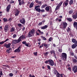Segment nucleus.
<instances>
[{"instance_id":"f257e3e1","label":"nucleus","mask_w":77,"mask_h":77,"mask_svg":"<svg viewBox=\"0 0 77 77\" xmlns=\"http://www.w3.org/2000/svg\"><path fill=\"white\" fill-rule=\"evenodd\" d=\"M45 63H46V64H47V63H49V65L52 66H53L54 65V61H53V60L51 59H49L48 60H47L46 61H45Z\"/></svg>"},{"instance_id":"f03ea898","label":"nucleus","mask_w":77,"mask_h":77,"mask_svg":"<svg viewBox=\"0 0 77 77\" xmlns=\"http://www.w3.org/2000/svg\"><path fill=\"white\" fill-rule=\"evenodd\" d=\"M67 25H68V24L67 23L65 22H63V24H61L60 26V29H65L66 26H67Z\"/></svg>"},{"instance_id":"7ed1b4c3","label":"nucleus","mask_w":77,"mask_h":77,"mask_svg":"<svg viewBox=\"0 0 77 77\" xmlns=\"http://www.w3.org/2000/svg\"><path fill=\"white\" fill-rule=\"evenodd\" d=\"M45 10L46 12H48V11H49L50 12H52V9L50 6L46 7L45 8Z\"/></svg>"},{"instance_id":"20e7f679","label":"nucleus","mask_w":77,"mask_h":77,"mask_svg":"<svg viewBox=\"0 0 77 77\" xmlns=\"http://www.w3.org/2000/svg\"><path fill=\"white\" fill-rule=\"evenodd\" d=\"M69 2V0H66L65 2H64L63 3V8H66L68 5V3Z\"/></svg>"},{"instance_id":"39448f33","label":"nucleus","mask_w":77,"mask_h":77,"mask_svg":"<svg viewBox=\"0 0 77 77\" xmlns=\"http://www.w3.org/2000/svg\"><path fill=\"white\" fill-rule=\"evenodd\" d=\"M61 57L63 58V59L66 60V59H67V55L65 53H62Z\"/></svg>"},{"instance_id":"423d86ee","label":"nucleus","mask_w":77,"mask_h":77,"mask_svg":"<svg viewBox=\"0 0 77 77\" xmlns=\"http://www.w3.org/2000/svg\"><path fill=\"white\" fill-rule=\"evenodd\" d=\"M40 7V5L36 6L35 7V11H37L39 13H41V9L38 8Z\"/></svg>"},{"instance_id":"0eeeda50","label":"nucleus","mask_w":77,"mask_h":77,"mask_svg":"<svg viewBox=\"0 0 77 77\" xmlns=\"http://www.w3.org/2000/svg\"><path fill=\"white\" fill-rule=\"evenodd\" d=\"M11 44V43H9L8 44L5 43L4 44V46L6 48H10Z\"/></svg>"},{"instance_id":"6e6552de","label":"nucleus","mask_w":77,"mask_h":77,"mask_svg":"<svg viewBox=\"0 0 77 77\" xmlns=\"http://www.w3.org/2000/svg\"><path fill=\"white\" fill-rule=\"evenodd\" d=\"M20 22L21 24L23 25H25V23H26V20L24 18H22L20 20Z\"/></svg>"},{"instance_id":"1a4fd4ad","label":"nucleus","mask_w":77,"mask_h":77,"mask_svg":"<svg viewBox=\"0 0 77 77\" xmlns=\"http://www.w3.org/2000/svg\"><path fill=\"white\" fill-rule=\"evenodd\" d=\"M12 42L14 44H16L20 42V41L19 40V39L18 38L17 40H14L12 41Z\"/></svg>"},{"instance_id":"9d476101","label":"nucleus","mask_w":77,"mask_h":77,"mask_svg":"<svg viewBox=\"0 0 77 77\" xmlns=\"http://www.w3.org/2000/svg\"><path fill=\"white\" fill-rule=\"evenodd\" d=\"M14 53H20L21 52V46H19L17 49L14 51Z\"/></svg>"},{"instance_id":"9b49d317","label":"nucleus","mask_w":77,"mask_h":77,"mask_svg":"<svg viewBox=\"0 0 77 77\" xmlns=\"http://www.w3.org/2000/svg\"><path fill=\"white\" fill-rule=\"evenodd\" d=\"M9 30V26L8 25H5L4 27V30L5 32H8V31Z\"/></svg>"},{"instance_id":"f8f14e48","label":"nucleus","mask_w":77,"mask_h":77,"mask_svg":"<svg viewBox=\"0 0 77 77\" xmlns=\"http://www.w3.org/2000/svg\"><path fill=\"white\" fill-rule=\"evenodd\" d=\"M26 38V36L25 35H22L19 38V41H21V39H25Z\"/></svg>"},{"instance_id":"ddd939ff","label":"nucleus","mask_w":77,"mask_h":77,"mask_svg":"<svg viewBox=\"0 0 77 77\" xmlns=\"http://www.w3.org/2000/svg\"><path fill=\"white\" fill-rule=\"evenodd\" d=\"M12 49L11 48H9L8 49L6 50V52L8 53H10L11 52H12Z\"/></svg>"},{"instance_id":"4468645a","label":"nucleus","mask_w":77,"mask_h":77,"mask_svg":"<svg viewBox=\"0 0 77 77\" xmlns=\"http://www.w3.org/2000/svg\"><path fill=\"white\" fill-rule=\"evenodd\" d=\"M11 5H8L7 7L6 8V10L8 12H9V11L10 10V9L11 8Z\"/></svg>"},{"instance_id":"2eb2a0df","label":"nucleus","mask_w":77,"mask_h":77,"mask_svg":"<svg viewBox=\"0 0 77 77\" xmlns=\"http://www.w3.org/2000/svg\"><path fill=\"white\" fill-rule=\"evenodd\" d=\"M43 45L46 48H47L48 47L50 46V45L46 43H43Z\"/></svg>"},{"instance_id":"dca6fc26","label":"nucleus","mask_w":77,"mask_h":77,"mask_svg":"<svg viewBox=\"0 0 77 77\" xmlns=\"http://www.w3.org/2000/svg\"><path fill=\"white\" fill-rule=\"evenodd\" d=\"M76 66H77L75 65L73 66L72 67V71H73L74 73H75V72H76V71H75V68H76Z\"/></svg>"},{"instance_id":"f3484780","label":"nucleus","mask_w":77,"mask_h":77,"mask_svg":"<svg viewBox=\"0 0 77 77\" xmlns=\"http://www.w3.org/2000/svg\"><path fill=\"white\" fill-rule=\"evenodd\" d=\"M22 44H24V45H25L26 46V47H29V45L28 43L26 42V41H23L22 42Z\"/></svg>"},{"instance_id":"a211bd4d","label":"nucleus","mask_w":77,"mask_h":77,"mask_svg":"<svg viewBox=\"0 0 77 77\" xmlns=\"http://www.w3.org/2000/svg\"><path fill=\"white\" fill-rule=\"evenodd\" d=\"M48 27V26L47 25H45L44 26H42L41 27V29L43 30H44V29H46Z\"/></svg>"},{"instance_id":"6ab92c4d","label":"nucleus","mask_w":77,"mask_h":77,"mask_svg":"<svg viewBox=\"0 0 77 77\" xmlns=\"http://www.w3.org/2000/svg\"><path fill=\"white\" fill-rule=\"evenodd\" d=\"M37 32H38L41 35H44V32L42 31H41V30H39V29H37Z\"/></svg>"},{"instance_id":"aec40b11","label":"nucleus","mask_w":77,"mask_h":77,"mask_svg":"<svg viewBox=\"0 0 77 77\" xmlns=\"http://www.w3.org/2000/svg\"><path fill=\"white\" fill-rule=\"evenodd\" d=\"M32 35H33V34H35V30L34 29H32L31 30L30 32Z\"/></svg>"},{"instance_id":"412c9836","label":"nucleus","mask_w":77,"mask_h":77,"mask_svg":"<svg viewBox=\"0 0 77 77\" xmlns=\"http://www.w3.org/2000/svg\"><path fill=\"white\" fill-rule=\"evenodd\" d=\"M15 30V27H12L10 29V32L11 33H12V32H14Z\"/></svg>"},{"instance_id":"4be33fe9","label":"nucleus","mask_w":77,"mask_h":77,"mask_svg":"<svg viewBox=\"0 0 77 77\" xmlns=\"http://www.w3.org/2000/svg\"><path fill=\"white\" fill-rule=\"evenodd\" d=\"M50 53L51 54H55V51L54 50H52L50 51Z\"/></svg>"},{"instance_id":"5701e85b","label":"nucleus","mask_w":77,"mask_h":77,"mask_svg":"<svg viewBox=\"0 0 77 77\" xmlns=\"http://www.w3.org/2000/svg\"><path fill=\"white\" fill-rule=\"evenodd\" d=\"M20 14V11L18 10H17L16 12L15 16H18V15H19Z\"/></svg>"},{"instance_id":"b1692460","label":"nucleus","mask_w":77,"mask_h":77,"mask_svg":"<svg viewBox=\"0 0 77 77\" xmlns=\"http://www.w3.org/2000/svg\"><path fill=\"white\" fill-rule=\"evenodd\" d=\"M72 18L73 19H76L77 18V12L76 13L75 15H72Z\"/></svg>"},{"instance_id":"393cba45","label":"nucleus","mask_w":77,"mask_h":77,"mask_svg":"<svg viewBox=\"0 0 77 77\" xmlns=\"http://www.w3.org/2000/svg\"><path fill=\"white\" fill-rule=\"evenodd\" d=\"M72 61L73 63H77V60L75 58H73L72 59Z\"/></svg>"},{"instance_id":"a878e982","label":"nucleus","mask_w":77,"mask_h":77,"mask_svg":"<svg viewBox=\"0 0 77 77\" xmlns=\"http://www.w3.org/2000/svg\"><path fill=\"white\" fill-rule=\"evenodd\" d=\"M74 2V1H73V0H70L69 1V5H72L73 4V3Z\"/></svg>"},{"instance_id":"bb28decb","label":"nucleus","mask_w":77,"mask_h":77,"mask_svg":"<svg viewBox=\"0 0 77 77\" xmlns=\"http://www.w3.org/2000/svg\"><path fill=\"white\" fill-rule=\"evenodd\" d=\"M46 6H47V5L46 4L43 5L41 7V9H44L45 7H46Z\"/></svg>"},{"instance_id":"cd10ccee","label":"nucleus","mask_w":77,"mask_h":77,"mask_svg":"<svg viewBox=\"0 0 77 77\" xmlns=\"http://www.w3.org/2000/svg\"><path fill=\"white\" fill-rule=\"evenodd\" d=\"M32 35L33 34H32L31 32L29 31L28 33V37H31L32 36Z\"/></svg>"},{"instance_id":"c85d7f7f","label":"nucleus","mask_w":77,"mask_h":77,"mask_svg":"<svg viewBox=\"0 0 77 77\" xmlns=\"http://www.w3.org/2000/svg\"><path fill=\"white\" fill-rule=\"evenodd\" d=\"M33 5H34V4L32 2L29 5V8H33Z\"/></svg>"},{"instance_id":"c756f323","label":"nucleus","mask_w":77,"mask_h":77,"mask_svg":"<svg viewBox=\"0 0 77 77\" xmlns=\"http://www.w3.org/2000/svg\"><path fill=\"white\" fill-rule=\"evenodd\" d=\"M40 38H42V39H43V40H44V41H45V40H47V38L45 37H44V36L42 35L41 36Z\"/></svg>"},{"instance_id":"7c9ffc66","label":"nucleus","mask_w":77,"mask_h":77,"mask_svg":"<svg viewBox=\"0 0 77 77\" xmlns=\"http://www.w3.org/2000/svg\"><path fill=\"white\" fill-rule=\"evenodd\" d=\"M77 46L73 44L72 45V49H74V48H75Z\"/></svg>"},{"instance_id":"2f4dec72","label":"nucleus","mask_w":77,"mask_h":77,"mask_svg":"<svg viewBox=\"0 0 77 77\" xmlns=\"http://www.w3.org/2000/svg\"><path fill=\"white\" fill-rule=\"evenodd\" d=\"M73 26L74 27L77 26V22H75L73 23Z\"/></svg>"},{"instance_id":"473e14b6","label":"nucleus","mask_w":77,"mask_h":77,"mask_svg":"<svg viewBox=\"0 0 77 77\" xmlns=\"http://www.w3.org/2000/svg\"><path fill=\"white\" fill-rule=\"evenodd\" d=\"M3 20L5 22L8 21V18H4Z\"/></svg>"},{"instance_id":"72a5a7b5","label":"nucleus","mask_w":77,"mask_h":77,"mask_svg":"<svg viewBox=\"0 0 77 77\" xmlns=\"http://www.w3.org/2000/svg\"><path fill=\"white\" fill-rule=\"evenodd\" d=\"M62 3H63V1H61L58 5L60 7L61 6V5H62Z\"/></svg>"},{"instance_id":"f704fd0d","label":"nucleus","mask_w":77,"mask_h":77,"mask_svg":"<svg viewBox=\"0 0 77 77\" xmlns=\"http://www.w3.org/2000/svg\"><path fill=\"white\" fill-rule=\"evenodd\" d=\"M72 42L74 43V42H75L76 41V39L73 38L72 39Z\"/></svg>"},{"instance_id":"c9c22d12","label":"nucleus","mask_w":77,"mask_h":77,"mask_svg":"<svg viewBox=\"0 0 77 77\" xmlns=\"http://www.w3.org/2000/svg\"><path fill=\"white\" fill-rule=\"evenodd\" d=\"M59 8H60V7L59 5L57 6L55 9V11H57V10H58V9H59Z\"/></svg>"},{"instance_id":"e433bc0d","label":"nucleus","mask_w":77,"mask_h":77,"mask_svg":"<svg viewBox=\"0 0 77 77\" xmlns=\"http://www.w3.org/2000/svg\"><path fill=\"white\" fill-rule=\"evenodd\" d=\"M58 62H59V63H60V65H62V60H59Z\"/></svg>"},{"instance_id":"4c0bfd02","label":"nucleus","mask_w":77,"mask_h":77,"mask_svg":"<svg viewBox=\"0 0 77 77\" xmlns=\"http://www.w3.org/2000/svg\"><path fill=\"white\" fill-rule=\"evenodd\" d=\"M67 20L69 21L70 22H71V21H72V20L71 19V18H67Z\"/></svg>"},{"instance_id":"58836bf2","label":"nucleus","mask_w":77,"mask_h":77,"mask_svg":"<svg viewBox=\"0 0 77 77\" xmlns=\"http://www.w3.org/2000/svg\"><path fill=\"white\" fill-rule=\"evenodd\" d=\"M69 14H71L73 13V10H70L69 12Z\"/></svg>"},{"instance_id":"ea45409f","label":"nucleus","mask_w":77,"mask_h":77,"mask_svg":"<svg viewBox=\"0 0 77 77\" xmlns=\"http://www.w3.org/2000/svg\"><path fill=\"white\" fill-rule=\"evenodd\" d=\"M67 32H71V29L69 27H68L67 29Z\"/></svg>"},{"instance_id":"a19ab883","label":"nucleus","mask_w":77,"mask_h":77,"mask_svg":"<svg viewBox=\"0 0 77 77\" xmlns=\"http://www.w3.org/2000/svg\"><path fill=\"white\" fill-rule=\"evenodd\" d=\"M52 41H53V38L52 37H50L48 39V41H49V42H51Z\"/></svg>"},{"instance_id":"79ce46f5","label":"nucleus","mask_w":77,"mask_h":77,"mask_svg":"<svg viewBox=\"0 0 77 77\" xmlns=\"http://www.w3.org/2000/svg\"><path fill=\"white\" fill-rule=\"evenodd\" d=\"M12 21V19L11 18H9L8 20V21H10V22H11Z\"/></svg>"},{"instance_id":"37998d69","label":"nucleus","mask_w":77,"mask_h":77,"mask_svg":"<svg viewBox=\"0 0 77 77\" xmlns=\"http://www.w3.org/2000/svg\"><path fill=\"white\" fill-rule=\"evenodd\" d=\"M34 54V56H38V52H34L33 53Z\"/></svg>"},{"instance_id":"c03bdc74","label":"nucleus","mask_w":77,"mask_h":77,"mask_svg":"<svg viewBox=\"0 0 77 77\" xmlns=\"http://www.w3.org/2000/svg\"><path fill=\"white\" fill-rule=\"evenodd\" d=\"M9 75L10 77H12L14 75V74L12 73H10L9 74Z\"/></svg>"},{"instance_id":"a18cd8bd","label":"nucleus","mask_w":77,"mask_h":77,"mask_svg":"<svg viewBox=\"0 0 77 77\" xmlns=\"http://www.w3.org/2000/svg\"><path fill=\"white\" fill-rule=\"evenodd\" d=\"M47 66L48 69H49V70L51 69V68L50 67V66L49 65H47Z\"/></svg>"},{"instance_id":"49530a36","label":"nucleus","mask_w":77,"mask_h":77,"mask_svg":"<svg viewBox=\"0 0 77 77\" xmlns=\"http://www.w3.org/2000/svg\"><path fill=\"white\" fill-rule=\"evenodd\" d=\"M17 26H18V27H21L22 26V25L21 23H18L17 24Z\"/></svg>"},{"instance_id":"de8ad7c7","label":"nucleus","mask_w":77,"mask_h":77,"mask_svg":"<svg viewBox=\"0 0 77 77\" xmlns=\"http://www.w3.org/2000/svg\"><path fill=\"white\" fill-rule=\"evenodd\" d=\"M45 11L44 9H42V10H41L40 12H41L44 13V12H45Z\"/></svg>"},{"instance_id":"09e8293b","label":"nucleus","mask_w":77,"mask_h":77,"mask_svg":"<svg viewBox=\"0 0 77 77\" xmlns=\"http://www.w3.org/2000/svg\"><path fill=\"white\" fill-rule=\"evenodd\" d=\"M49 53L48 52H46L45 53H44L45 56H47V54H49Z\"/></svg>"},{"instance_id":"8fccbe9b","label":"nucleus","mask_w":77,"mask_h":77,"mask_svg":"<svg viewBox=\"0 0 77 77\" xmlns=\"http://www.w3.org/2000/svg\"><path fill=\"white\" fill-rule=\"evenodd\" d=\"M5 41L4 42V41H3L2 42H0V44L1 45H2V44H3L4 43H5Z\"/></svg>"},{"instance_id":"3c124183","label":"nucleus","mask_w":77,"mask_h":77,"mask_svg":"<svg viewBox=\"0 0 77 77\" xmlns=\"http://www.w3.org/2000/svg\"><path fill=\"white\" fill-rule=\"evenodd\" d=\"M35 34L36 35L38 36L39 35H40V34L39 33H38V32L37 31H36L35 32Z\"/></svg>"},{"instance_id":"603ef678","label":"nucleus","mask_w":77,"mask_h":77,"mask_svg":"<svg viewBox=\"0 0 77 77\" xmlns=\"http://www.w3.org/2000/svg\"><path fill=\"white\" fill-rule=\"evenodd\" d=\"M17 37V35L16 34H14L13 36V38H15Z\"/></svg>"},{"instance_id":"864d4df0","label":"nucleus","mask_w":77,"mask_h":77,"mask_svg":"<svg viewBox=\"0 0 77 77\" xmlns=\"http://www.w3.org/2000/svg\"><path fill=\"white\" fill-rule=\"evenodd\" d=\"M74 53L72 52L70 53V54L71 56H73L74 55Z\"/></svg>"},{"instance_id":"5fc2aeb1","label":"nucleus","mask_w":77,"mask_h":77,"mask_svg":"<svg viewBox=\"0 0 77 77\" xmlns=\"http://www.w3.org/2000/svg\"><path fill=\"white\" fill-rule=\"evenodd\" d=\"M74 44L77 47V41H76L75 42H74Z\"/></svg>"},{"instance_id":"6e6d98bb","label":"nucleus","mask_w":77,"mask_h":77,"mask_svg":"<svg viewBox=\"0 0 77 77\" xmlns=\"http://www.w3.org/2000/svg\"><path fill=\"white\" fill-rule=\"evenodd\" d=\"M38 5H42V2L41 1H39L38 3Z\"/></svg>"},{"instance_id":"4d7b16f0","label":"nucleus","mask_w":77,"mask_h":77,"mask_svg":"<svg viewBox=\"0 0 77 77\" xmlns=\"http://www.w3.org/2000/svg\"><path fill=\"white\" fill-rule=\"evenodd\" d=\"M43 46H44V43H42V45L39 46V48H42V47H43Z\"/></svg>"},{"instance_id":"13d9d810","label":"nucleus","mask_w":77,"mask_h":77,"mask_svg":"<svg viewBox=\"0 0 77 77\" xmlns=\"http://www.w3.org/2000/svg\"><path fill=\"white\" fill-rule=\"evenodd\" d=\"M53 56L55 57V59H57V57H56V54H53Z\"/></svg>"},{"instance_id":"bf43d9fd","label":"nucleus","mask_w":77,"mask_h":77,"mask_svg":"<svg viewBox=\"0 0 77 77\" xmlns=\"http://www.w3.org/2000/svg\"><path fill=\"white\" fill-rule=\"evenodd\" d=\"M69 70V71L71 72V68L70 67H69L68 68Z\"/></svg>"},{"instance_id":"052dcab7","label":"nucleus","mask_w":77,"mask_h":77,"mask_svg":"<svg viewBox=\"0 0 77 77\" xmlns=\"http://www.w3.org/2000/svg\"><path fill=\"white\" fill-rule=\"evenodd\" d=\"M2 13H3V12L2 11H0V17L2 16Z\"/></svg>"},{"instance_id":"680f3d73","label":"nucleus","mask_w":77,"mask_h":77,"mask_svg":"<svg viewBox=\"0 0 77 77\" xmlns=\"http://www.w3.org/2000/svg\"><path fill=\"white\" fill-rule=\"evenodd\" d=\"M42 22H40L38 23V25H39V26H41L42 25Z\"/></svg>"},{"instance_id":"e2e57ef3","label":"nucleus","mask_w":77,"mask_h":77,"mask_svg":"<svg viewBox=\"0 0 77 77\" xmlns=\"http://www.w3.org/2000/svg\"><path fill=\"white\" fill-rule=\"evenodd\" d=\"M9 38H7L6 39L5 41L4 42H7V41H8L9 40Z\"/></svg>"},{"instance_id":"0e129e2a","label":"nucleus","mask_w":77,"mask_h":77,"mask_svg":"<svg viewBox=\"0 0 77 77\" xmlns=\"http://www.w3.org/2000/svg\"><path fill=\"white\" fill-rule=\"evenodd\" d=\"M37 41L38 42H41V38H38L37 39Z\"/></svg>"},{"instance_id":"69168bd1","label":"nucleus","mask_w":77,"mask_h":77,"mask_svg":"<svg viewBox=\"0 0 77 77\" xmlns=\"http://www.w3.org/2000/svg\"><path fill=\"white\" fill-rule=\"evenodd\" d=\"M58 50L59 52H60V53H62V49H59Z\"/></svg>"},{"instance_id":"338daca9","label":"nucleus","mask_w":77,"mask_h":77,"mask_svg":"<svg viewBox=\"0 0 77 77\" xmlns=\"http://www.w3.org/2000/svg\"><path fill=\"white\" fill-rule=\"evenodd\" d=\"M11 4H12V3H14V1H11V2H10Z\"/></svg>"},{"instance_id":"774afa93","label":"nucleus","mask_w":77,"mask_h":77,"mask_svg":"<svg viewBox=\"0 0 77 77\" xmlns=\"http://www.w3.org/2000/svg\"><path fill=\"white\" fill-rule=\"evenodd\" d=\"M60 77H63V75H62V73L60 74Z\"/></svg>"}]
</instances>
